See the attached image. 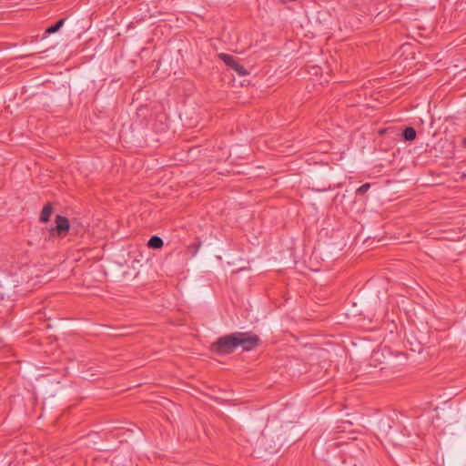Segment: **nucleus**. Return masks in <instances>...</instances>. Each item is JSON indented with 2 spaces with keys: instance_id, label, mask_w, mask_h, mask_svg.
<instances>
[{
  "instance_id": "39448f33",
  "label": "nucleus",
  "mask_w": 466,
  "mask_h": 466,
  "mask_svg": "<svg viewBox=\"0 0 466 466\" xmlns=\"http://www.w3.org/2000/svg\"><path fill=\"white\" fill-rule=\"evenodd\" d=\"M53 211H54V208H53L52 204L46 203L41 210V214H40V218H39L40 222H43V223L48 222Z\"/></svg>"
},
{
  "instance_id": "20e7f679",
  "label": "nucleus",
  "mask_w": 466,
  "mask_h": 466,
  "mask_svg": "<svg viewBox=\"0 0 466 466\" xmlns=\"http://www.w3.org/2000/svg\"><path fill=\"white\" fill-rule=\"evenodd\" d=\"M218 56L227 66L237 72L238 76H243L248 74V70L238 63L235 56L224 53L219 54Z\"/></svg>"
},
{
  "instance_id": "423d86ee",
  "label": "nucleus",
  "mask_w": 466,
  "mask_h": 466,
  "mask_svg": "<svg viewBox=\"0 0 466 466\" xmlns=\"http://www.w3.org/2000/svg\"><path fill=\"white\" fill-rule=\"evenodd\" d=\"M147 245L151 248H160L163 247L164 242L161 238L153 236L149 238Z\"/></svg>"
},
{
  "instance_id": "9d476101",
  "label": "nucleus",
  "mask_w": 466,
  "mask_h": 466,
  "mask_svg": "<svg viewBox=\"0 0 466 466\" xmlns=\"http://www.w3.org/2000/svg\"><path fill=\"white\" fill-rule=\"evenodd\" d=\"M463 146L466 147V137L463 139Z\"/></svg>"
},
{
  "instance_id": "0eeeda50",
  "label": "nucleus",
  "mask_w": 466,
  "mask_h": 466,
  "mask_svg": "<svg viewBox=\"0 0 466 466\" xmlns=\"http://www.w3.org/2000/svg\"><path fill=\"white\" fill-rule=\"evenodd\" d=\"M402 135L406 141H412L416 138L417 133L413 127H408L403 130Z\"/></svg>"
},
{
  "instance_id": "f03ea898",
  "label": "nucleus",
  "mask_w": 466,
  "mask_h": 466,
  "mask_svg": "<svg viewBox=\"0 0 466 466\" xmlns=\"http://www.w3.org/2000/svg\"><path fill=\"white\" fill-rule=\"evenodd\" d=\"M56 226L49 229V238H64L70 229L68 219L61 215H57L55 219Z\"/></svg>"
},
{
  "instance_id": "7ed1b4c3",
  "label": "nucleus",
  "mask_w": 466,
  "mask_h": 466,
  "mask_svg": "<svg viewBox=\"0 0 466 466\" xmlns=\"http://www.w3.org/2000/svg\"><path fill=\"white\" fill-rule=\"evenodd\" d=\"M238 347H241L244 350H251L255 349L259 342V338L248 332H237Z\"/></svg>"
},
{
  "instance_id": "1a4fd4ad",
  "label": "nucleus",
  "mask_w": 466,
  "mask_h": 466,
  "mask_svg": "<svg viewBox=\"0 0 466 466\" xmlns=\"http://www.w3.org/2000/svg\"><path fill=\"white\" fill-rule=\"evenodd\" d=\"M370 187V183H365L357 189L358 194H365Z\"/></svg>"
},
{
  "instance_id": "f257e3e1",
  "label": "nucleus",
  "mask_w": 466,
  "mask_h": 466,
  "mask_svg": "<svg viewBox=\"0 0 466 466\" xmlns=\"http://www.w3.org/2000/svg\"><path fill=\"white\" fill-rule=\"evenodd\" d=\"M237 332L220 337L211 345V350L220 355L233 352L238 348Z\"/></svg>"
},
{
  "instance_id": "6e6552de",
  "label": "nucleus",
  "mask_w": 466,
  "mask_h": 466,
  "mask_svg": "<svg viewBox=\"0 0 466 466\" xmlns=\"http://www.w3.org/2000/svg\"><path fill=\"white\" fill-rule=\"evenodd\" d=\"M65 21H66V19L63 18V19L58 20L55 25L48 26L46 29V34L50 35V34L56 33L63 26V25L65 24Z\"/></svg>"
}]
</instances>
